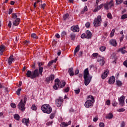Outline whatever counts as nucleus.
<instances>
[{"mask_svg":"<svg viewBox=\"0 0 127 127\" xmlns=\"http://www.w3.org/2000/svg\"><path fill=\"white\" fill-rule=\"evenodd\" d=\"M13 61H14V58L13 55H11L8 59V64L9 65H11Z\"/></svg>","mask_w":127,"mask_h":127,"instance_id":"16","label":"nucleus"},{"mask_svg":"<svg viewBox=\"0 0 127 127\" xmlns=\"http://www.w3.org/2000/svg\"><path fill=\"white\" fill-rule=\"evenodd\" d=\"M70 37L71 39V40H75V37H76V35L74 33H71L70 34Z\"/></svg>","mask_w":127,"mask_h":127,"instance_id":"31","label":"nucleus"},{"mask_svg":"<svg viewBox=\"0 0 127 127\" xmlns=\"http://www.w3.org/2000/svg\"><path fill=\"white\" fill-rule=\"evenodd\" d=\"M115 81L116 78H115V76H114L110 77L108 80L109 84H114V83H115Z\"/></svg>","mask_w":127,"mask_h":127,"instance_id":"17","label":"nucleus"},{"mask_svg":"<svg viewBox=\"0 0 127 127\" xmlns=\"http://www.w3.org/2000/svg\"><path fill=\"white\" fill-rule=\"evenodd\" d=\"M62 103H63V99L61 97L56 99V105L58 108H60L62 106Z\"/></svg>","mask_w":127,"mask_h":127,"instance_id":"9","label":"nucleus"},{"mask_svg":"<svg viewBox=\"0 0 127 127\" xmlns=\"http://www.w3.org/2000/svg\"><path fill=\"white\" fill-rule=\"evenodd\" d=\"M68 17H69V14L68 13L65 14L63 16V19L64 20H66V19H67V18H68Z\"/></svg>","mask_w":127,"mask_h":127,"instance_id":"33","label":"nucleus"},{"mask_svg":"<svg viewBox=\"0 0 127 127\" xmlns=\"http://www.w3.org/2000/svg\"><path fill=\"white\" fill-rule=\"evenodd\" d=\"M55 36L57 38H60V35H59V34H56Z\"/></svg>","mask_w":127,"mask_h":127,"instance_id":"62","label":"nucleus"},{"mask_svg":"<svg viewBox=\"0 0 127 127\" xmlns=\"http://www.w3.org/2000/svg\"><path fill=\"white\" fill-rule=\"evenodd\" d=\"M123 65H124V66H125V67H126L127 68V61H125L123 63Z\"/></svg>","mask_w":127,"mask_h":127,"instance_id":"58","label":"nucleus"},{"mask_svg":"<svg viewBox=\"0 0 127 127\" xmlns=\"http://www.w3.org/2000/svg\"><path fill=\"white\" fill-rule=\"evenodd\" d=\"M126 126V123H125V122H123L121 124V127H125Z\"/></svg>","mask_w":127,"mask_h":127,"instance_id":"51","label":"nucleus"},{"mask_svg":"<svg viewBox=\"0 0 127 127\" xmlns=\"http://www.w3.org/2000/svg\"><path fill=\"white\" fill-rule=\"evenodd\" d=\"M107 17L110 19H112V18H113V16L112 15V14L111 13H108Z\"/></svg>","mask_w":127,"mask_h":127,"instance_id":"38","label":"nucleus"},{"mask_svg":"<svg viewBox=\"0 0 127 127\" xmlns=\"http://www.w3.org/2000/svg\"><path fill=\"white\" fill-rule=\"evenodd\" d=\"M126 18H127V14H124L121 16L122 19H126Z\"/></svg>","mask_w":127,"mask_h":127,"instance_id":"44","label":"nucleus"},{"mask_svg":"<svg viewBox=\"0 0 127 127\" xmlns=\"http://www.w3.org/2000/svg\"><path fill=\"white\" fill-rule=\"evenodd\" d=\"M99 50L101 51V52H104L106 50V47L105 46H101L99 48Z\"/></svg>","mask_w":127,"mask_h":127,"instance_id":"35","label":"nucleus"},{"mask_svg":"<svg viewBox=\"0 0 127 127\" xmlns=\"http://www.w3.org/2000/svg\"><path fill=\"white\" fill-rule=\"evenodd\" d=\"M81 38H82V39L87 38L86 35L85 34V33H83L81 34Z\"/></svg>","mask_w":127,"mask_h":127,"instance_id":"46","label":"nucleus"},{"mask_svg":"<svg viewBox=\"0 0 127 127\" xmlns=\"http://www.w3.org/2000/svg\"><path fill=\"white\" fill-rule=\"evenodd\" d=\"M80 91V88H78L77 89L74 90V92H75V94L78 95V94H79Z\"/></svg>","mask_w":127,"mask_h":127,"instance_id":"43","label":"nucleus"},{"mask_svg":"<svg viewBox=\"0 0 127 127\" xmlns=\"http://www.w3.org/2000/svg\"><path fill=\"white\" fill-rule=\"evenodd\" d=\"M29 43H30V41H25L24 42V44L26 46H27Z\"/></svg>","mask_w":127,"mask_h":127,"instance_id":"56","label":"nucleus"},{"mask_svg":"<svg viewBox=\"0 0 127 127\" xmlns=\"http://www.w3.org/2000/svg\"><path fill=\"white\" fill-rule=\"evenodd\" d=\"M41 7H42V8H44V7H45V3L42 4Z\"/></svg>","mask_w":127,"mask_h":127,"instance_id":"64","label":"nucleus"},{"mask_svg":"<svg viewBox=\"0 0 127 127\" xmlns=\"http://www.w3.org/2000/svg\"><path fill=\"white\" fill-rule=\"evenodd\" d=\"M116 4H121L124 1V0H116Z\"/></svg>","mask_w":127,"mask_h":127,"instance_id":"37","label":"nucleus"},{"mask_svg":"<svg viewBox=\"0 0 127 127\" xmlns=\"http://www.w3.org/2000/svg\"><path fill=\"white\" fill-rule=\"evenodd\" d=\"M125 99H126V97L124 95H122L120 98H119L118 101H119V105L121 107H124L125 106Z\"/></svg>","mask_w":127,"mask_h":127,"instance_id":"10","label":"nucleus"},{"mask_svg":"<svg viewBox=\"0 0 127 127\" xmlns=\"http://www.w3.org/2000/svg\"><path fill=\"white\" fill-rule=\"evenodd\" d=\"M68 73H69V74L71 77L74 76V69H73V67L68 68Z\"/></svg>","mask_w":127,"mask_h":127,"instance_id":"19","label":"nucleus"},{"mask_svg":"<svg viewBox=\"0 0 127 127\" xmlns=\"http://www.w3.org/2000/svg\"><path fill=\"white\" fill-rule=\"evenodd\" d=\"M108 75H109V70L106 69V70H104V72L102 74L101 78L102 79H106V78H107V77H108Z\"/></svg>","mask_w":127,"mask_h":127,"instance_id":"13","label":"nucleus"},{"mask_svg":"<svg viewBox=\"0 0 127 127\" xmlns=\"http://www.w3.org/2000/svg\"><path fill=\"white\" fill-rule=\"evenodd\" d=\"M66 85V82L64 81H60V80L58 78H57L55 80V84L54 85V90H58V88L61 89L64 88Z\"/></svg>","mask_w":127,"mask_h":127,"instance_id":"3","label":"nucleus"},{"mask_svg":"<svg viewBox=\"0 0 127 127\" xmlns=\"http://www.w3.org/2000/svg\"><path fill=\"white\" fill-rule=\"evenodd\" d=\"M22 123L25 125V126H26L28 127L29 124V119H26L25 118H24L22 119Z\"/></svg>","mask_w":127,"mask_h":127,"instance_id":"20","label":"nucleus"},{"mask_svg":"<svg viewBox=\"0 0 127 127\" xmlns=\"http://www.w3.org/2000/svg\"><path fill=\"white\" fill-rule=\"evenodd\" d=\"M13 117H14V119L16 121H19V119H20V117L19 116V115L17 114H14Z\"/></svg>","mask_w":127,"mask_h":127,"instance_id":"27","label":"nucleus"},{"mask_svg":"<svg viewBox=\"0 0 127 127\" xmlns=\"http://www.w3.org/2000/svg\"><path fill=\"white\" fill-rule=\"evenodd\" d=\"M65 35H66V32L65 31H64L61 33V36L63 37L65 36Z\"/></svg>","mask_w":127,"mask_h":127,"instance_id":"47","label":"nucleus"},{"mask_svg":"<svg viewBox=\"0 0 127 127\" xmlns=\"http://www.w3.org/2000/svg\"><path fill=\"white\" fill-rule=\"evenodd\" d=\"M74 74L75 75H78V74H79V70L78 69L75 70Z\"/></svg>","mask_w":127,"mask_h":127,"instance_id":"59","label":"nucleus"},{"mask_svg":"<svg viewBox=\"0 0 127 127\" xmlns=\"http://www.w3.org/2000/svg\"><path fill=\"white\" fill-rule=\"evenodd\" d=\"M125 111H126V109L124 108L118 110V112H125Z\"/></svg>","mask_w":127,"mask_h":127,"instance_id":"45","label":"nucleus"},{"mask_svg":"<svg viewBox=\"0 0 127 127\" xmlns=\"http://www.w3.org/2000/svg\"><path fill=\"white\" fill-rule=\"evenodd\" d=\"M41 110L45 114H51L52 108L49 104H44L41 107Z\"/></svg>","mask_w":127,"mask_h":127,"instance_id":"5","label":"nucleus"},{"mask_svg":"<svg viewBox=\"0 0 127 127\" xmlns=\"http://www.w3.org/2000/svg\"><path fill=\"white\" fill-rule=\"evenodd\" d=\"M12 11H13V9H9L8 13L9 14H10L12 13Z\"/></svg>","mask_w":127,"mask_h":127,"instance_id":"57","label":"nucleus"},{"mask_svg":"<svg viewBox=\"0 0 127 127\" xmlns=\"http://www.w3.org/2000/svg\"><path fill=\"white\" fill-rule=\"evenodd\" d=\"M92 56L93 57H97V56H98V53H96L93 54Z\"/></svg>","mask_w":127,"mask_h":127,"instance_id":"60","label":"nucleus"},{"mask_svg":"<svg viewBox=\"0 0 127 127\" xmlns=\"http://www.w3.org/2000/svg\"><path fill=\"white\" fill-rule=\"evenodd\" d=\"M42 63L41 62H38V69H36L33 71L28 70L26 73V76L28 78L31 79H35L37 77H39V75L42 76V73L43 72V67H42Z\"/></svg>","mask_w":127,"mask_h":127,"instance_id":"1","label":"nucleus"},{"mask_svg":"<svg viewBox=\"0 0 127 127\" xmlns=\"http://www.w3.org/2000/svg\"><path fill=\"white\" fill-rule=\"evenodd\" d=\"M101 22H102V16L99 15L96 18H95L93 21V25L95 27L101 26Z\"/></svg>","mask_w":127,"mask_h":127,"instance_id":"7","label":"nucleus"},{"mask_svg":"<svg viewBox=\"0 0 127 127\" xmlns=\"http://www.w3.org/2000/svg\"><path fill=\"white\" fill-rule=\"evenodd\" d=\"M87 10H88V7H87V6H85L83 8V10L81 11V13L83 14V13H84L85 11H87Z\"/></svg>","mask_w":127,"mask_h":127,"instance_id":"34","label":"nucleus"},{"mask_svg":"<svg viewBox=\"0 0 127 127\" xmlns=\"http://www.w3.org/2000/svg\"><path fill=\"white\" fill-rule=\"evenodd\" d=\"M97 62H99V65L103 66L105 64V59L102 57H99L97 59Z\"/></svg>","mask_w":127,"mask_h":127,"instance_id":"12","label":"nucleus"},{"mask_svg":"<svg viewBox=\"0 0 127 127\" xmlns=\"http://www.w3.org/2000/svg\"><path fill=\"white\" fill-rule=\"evenodd\" d=\"M54 117H55V114L54 113H52L51 114V116H50V119H51V120L54 119Z\"/></svg>","mask_w":127,"mask_h":127,"instance_id":"48","label":"nucleus"},{"mask_svg":"<svg viewBox=\"0 0 127 127\" xmlns=\"http://www.w3.org/2000/svg\"><path fill=\"white\" fill-rule=\"evenodd\" d=\"M98 121V117H96L93 119V122H97Z\"/></svg>","mask_w":127,"mask_h":127,"instance_id":"63","label":"nucleus"},{"mask_svg":"<svg viewBox=\"0 0 127 127\" xmlns=\"http://www.w3.org/2000/svg\"><path fill=\"white\" fill-rule=\"evenodd\" d=\"M54 75L51 74L49 77H47L46 81L47 83H49L50 81L54 80Z\"/></svg>","mask_w":127,"mask_h":127,"instance_id":"18","label":"nucleus"},{"mask_svg":"<svg viewBox=\"0 0 127 127\" xmlns=\"http://www.w3.org/2000/svg\"><path fill=\"white\" fill-rule=\"evenodd\" d=\"M31 109L33 111H36L37 108L36 107V106H35V105L33 104L31 107Z\"/></svg>","mask_w":127,"mask_h":127,"instance_id":"40","label":"nucleus"},{"mask_svg":"<svg viewBox=\"0 0 127 127\" xmlns=\"http://www.w3.org/2000/svg\"><path fill=\"white\" fill-rule=\"evenodd\" d=\"M31 37H33V38H38V37H37V36L36 35V34L35 33H33L31 34Z\"/></svg>","mask_w":127,"mask_h":127,"instance_id":"42","label":"nucleus"},{"mask_svg":"<svg viewBox=\"0 0 127 127\" xmlns=\"http://www.w3.org/2000/svg\"><path fill=\"white\" fill-rule=\"evenodd\" d=\"M26 101H27V97L26 96H24L22 99H21L18 105V108L19 110H21V111H24L25 110V105L26 104Z\"/></svg>","mask_w":127,"mask_h":127,"instance_id":"4","label":"nucleus"},{"mask_svg":"<svg viewBox=\"0 0 127 127\" xmlns=\"http://www.w3.org/2000/svg\"><path fill=\"white\" fill-rule=\"evenodd\" d=\"M88 98H91V99L92 100H87L84 104V106L85 107V108H90V107H92L93 106V104H94V102H93V101H94L95 99H94V97H93L92 96H88Z\"/></svg>","mask_w":127,"mask_h":127,"instance_id":"6","label":"nucleus"},{"mask_svg":"<svg viewBox=\"0 0 127 127\" xmlns=\"http://www.w3.org/2000/svg\"><path fill=\"white\" fill-rule=\"evenodd\" d=\"M113 114L109 113L107 116H106V119H108V120H111V119H113Z\"/></svg>","mask_w":127,"mask_h":127,"instance_id":"29","label":"nucleus"},{"mask_svg":"<svg viewBox=\"0 0 127 127\" xmlns=\"http://www.w3.org/2000/svg\"><path fill=\"white\" fill-rule=\"evenodd\" d=\"M69 91H70V88L68 87L63 90V93H68Z\"/></svg>","mask_w":127,"mask_h":127,"instance_id":"32","label":"nucleus"},{"mask_svg":"<svg viewBox=\"0 0 127 127\" xmlns=\"http://www.w3.org/2000/svg\"><path fill=\"white\" fill-rule=\"evenodd\" d=\"M5 50V47L3 45H1L0 46V55H2Z\"/></svg>","mask_w":127,"mask_h":127,"instance_id":"22","label":"nucleus"},{"mask_svg":"<svg viewBox=\"0 0 127 127\" xmlns=\"http://www.w3.org/2000/svg\"><path fill=\"white\" fill-rule=\"evenodd\" d=\"M99 127H105V124H104V123H100L99 124Z\"/></svg>","mask_w":127,"mask_h":127,"instance_id":"55","label":"nucleus"},{"mask_svg":"<svg viewBox=\"0 0 127 127\" xmlns=\"http://www.w3.org/2000/svg\"><path fill=\"white\" fill-rule=\"evenodd\" d=\"M8 27H11V21H9L8 24Z\"/></svg>","mask_w":127,"mask_h":127,"instance_id":"61","label":"nucleus"},{"mask_svg":"<svg viewBox=\"0 0 127 127\" xmlns=\"http://www.w3.org/2000/svg\"><path fill=\"white\" fill-rule=\"evenodd\" d=\"M71 123L72 121H69L68 123L62 122L60 126L61 127H66L69 126V125H71Z\"/></svg>","mask_w":127,"mask_h":127,"instance_id":"14","label":"nucleus"},{"mask_svg":"<svg viewBox=\"0 0 127 127\" xmlns=\"http://www.w3.org/2000/svg\"><path fill=\"white\" fill-rule=\"evenodd\" d=\"M120 34L122 35V36L120 37V40L121 42L124 40V38L125 37V35H124V31H122L120 32Z\"/></svg>","mask_w":127,"mask_h":127,"instance_id":"28","label":"nucleus"},{"mask_svg":"<svg viewBox=\"0 0 127 127\" xmlns=\"http://www.w3.org/2000/svg\"><path fill=\"white\" fill-rule=\"evenodd\" d=\"M116 84L117 86H119V87H121L122 85H123V83H122V81L119 80H116Z\"/></svg>","mask_w":127,"mask_h":127,"instance_id":"30","label":"nucleus"},{"mask_svg":"<svg viewBox=\"0 0 127 127\" xmlns=\"http://www.w3.org/2000/svg\"><path fill=\"white\" fill-rule=\"evenodd\" d=\"M104 27H107L108 26V21H105L104 23Z\"/></svg>","mask_w":127,"mask_h":127,"instance_id":"54","label":"nucleus"},{"mask_svg":"<svg viewBox=\"0 0 127 127\" xmlns=\"http://www.w3.org/2000/svg\"><path fill=\"white\" fill-rule=\"evenodd\" d=\"M85 33L87 39H91L92 38V32L89 30H87Z\"/></svg>","mask_w":127,"mask_h":127,"instance_id":"15","label":"nucleus"},{"mask_svg":"<svg viewBox=\"0 0 127 127\" xmlns=\"http://www.w3.org/2000/svg\"><path fill=\"white\" fill-rule=\"evenodd\" d=\"M112 105L113 106V107H117V105H118V103H117V102H116L115 100H114L112 102Z\"/></svg>","mask_w":127,"mask_h":127,"instance_id":"41","label":"nucleus"},{"mask_svg":"<svg viewBox=\"0 0 127 127\" xmlns=\"http://www.w3.org/2000/svg\"><path fill=\"white\" fill-rule=\"evenodd\" d=\"M20 21V18H16L15 21L13 22V25H14L15 26H17L18 24H19V22Z\"/></svg>","mask_w":127,"mask_h":127,"instance_id":"21","label":"nucleus"},{"mask_svg":"<svg viewBox=\"0 0 127 127\" xmlns=\"http://www.w3.org/2000/svg\"><path fill=\"white\" fill-rule=\"evenodd\" d=\"M80 51V45H77L75 49H74V55H76L77 54V52H79Z\"/></svg>","mask_w":127,"mask_h":127,"instance_id":"24","label":"nucleus"},{"mask_svg":"<svg viewBox=\"0 0 127 127\" xmlns=\"http://www.w3.org/2000/svg\"><path fill=\"white\" fill-rule=\"evenodd\" d=\"M125 49H126V47L121 48L119 49L118 52H121L122 54H125L127 52V51L125 50Z\"/></svg>","mask_w":127,"mask_h":127,"instance_id":"23","label":"nucleus"},{"mask_svg":"<svg viewBox=\"0 0 127 127\" xmlns=\"http://www.w3.org/2000/svg\"><path fill=\"white\" fill-rule=\"evenodd\" d=\"M90 22H87L86 24H85V26L86 27H87V28L90 27Z\"/></svg>","mask_w":127,"mask_h":127,"instance_id":"52","label":"nucleus"},{"mask_svg":"<svg viewBox=\"0 0 127 127\" xmlns=\"http://www.w3.org/2000/svg\"><path fill=\"white\" fill-rule=\"evenodd\" d=\"M21 91V88H18L17 90L16 91V94L18 96H19L20 95V91Z\"/></svg>","mask_w":127,"mask_h":127,"instance_id":"39","label":"nucleus"},{"mask_svg":"<svg viewBox=\"0 0 127 127\" xmlns=\"http://www.w3.org/2000/svg\"><path fill=\"white\" fill-rule=\"evenodd\" d=\"M17 17V15H16V13H13L12 14V18L15 19Z\"/></svg>","mask_w":127,"mask_h":127,"instance_id":"50","label":"nucleus"},{"mask_svg":"<svg viewBox=\"0 0 127 127\" xmlns=\"http://www.w3.org/2000/svg\"><path fill=\"white\" fill-rule=\"evenodd\" d=\"M114 6V4H113V0H111L110 2H106L104 4V8L106 9V10H108L109 7H112V6Z\"/></svg>","mask_w":127,"mask_h":127,"instance_id":"8","label":"nucleus"},{"mask_svg":"<svg viewBox=\"0 0 127 127\" xmlns=\"http://www.w3.org/2000/svg\"><path fill=\"white\" fill-rule=\"evenodd\" d=\"M106 103L107 106H110V105H111V101H110V100H108L107 101H106Z\"/></svg>","mask_w":127,"mask_h":127,"instance_id":"53","label":"nucleus"},{"mask_svg":"<svg viewBox=\"0 0 127 127\" xmlns=\"http://www.w3.org/2000/svg\"><path fill=\"white\" fill-rule=\"evenodd\" d=\"M83 78L84 79V85L88 86L90 83H91V80H92V76L90 75L89 73V69L86 68L83 73Z\"/></svg>","mask_w":127,"mask_h":127,"instance_id":"2","label":"nucleus"},{"mask_svg":"<svg viewBox=\"0 0 127 127\" xmlns=\"http://www.w3.org/2000/svg\"><path fill=\"white\" fill-rule=\"evenodd\" d=\"M10 106L11 108H13V109H15V108H16V105L14 103H11Z\"/></svg>","mask_w":127,"mask_h":127,"instance_id":"49","label":"nucleus"},{"mask_svg":"<svg viewBox=\"0 0 127 127\" xmlns=\"http://www.w3.org/2000/svg\"><path fill=\"white\" fill-rule=\"evenodd\" d=\"M57 61V59L55 60H53L49 62V63L48 64V66L50 67L51 65L53 64V63H56V62Z\"/></svg>","mask_w":127,"mask_h":127,"instance_id":"25","label":"nucleus"},{"mask_svg":"<svg viewBox=\"0 0 127 127\" xmlns=\"http://www.w3.org/2000/svg\"><path fill=\"white\" fill-rule=\"evenodd\" d=\"M110 44H111V45H113V46H117V41H116V40H111Z\"/></svg>","mask_w":127,"mask_h":127,"instance_id":"26","label":"nucleus"},{"mask_svg":"<svg viewBox=\"0 0 127 127\" xmlns=\"http://www.w3.org/2000/svg\"><path fill=\"white\" fill-rule=\"evenodd\" d=\"M115 29H112V30L111 31V33L110 34V37H113V36H114V35H115Z\"/></svg>","mask_w":127,"mask_h":127,"instance_id":"36","label":"nucleus"},{"mask_svg":"<svg viewBox=\"0 0 127 127\" xmlns=\"http://www.w3.org/2000/svg\"><path fill=\"white\" fill-rule=\"evenodd\" d=\"M70 30L73 31V32H79L80 31V28H79V25H73L71 27Z\"/></svg>","mask_w":127,"mask_h":127,"instance_id":"11","label":"nucleus"}]
</instances>
